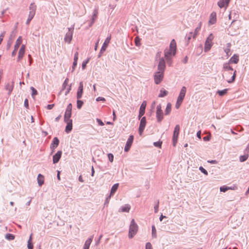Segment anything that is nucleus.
<instances>
[{
	"label": "nucleus",
	"mask_w": 249,
	"mask_h": 249,
	"mask_svg": "<svg viewBox=\"0 0 249 249\" xmlns=\"http://www.w3.org/2000/svg\"><path fill=\"white\" fill-rule=\"evenodd\" d=\"M177 45L175 39H172L170 42L169 49L164 51V57L168 64L170 65L171 63L172 56H175L176 53Z\"/></svg>",
	"instance_id": "nucleus-1"
},
{
	"label": "nucleus",
	"mask_w": 249,
	"mask_h": 249,
	"mask_svg": "<svg viewBox=\"0 0 249 249\" xmlns=\"http://www.w3.org/2000/svg\"><path fill=\"white\" fill-rule=\"evenodd\" d=\"M138 229V226L136 223L134 219H132L131 221L129 226L128 237L129 238H132L134 235L137 233Z\"/></svg>",
	"instance_id": "nucleus-2"
},
{
	"label": "nucleus",
	"mask_w": 249,
	"mask_h": 249,
	"mask_svg": "<svg viewBox=\"0 0 249 249\" xmlns=\"http://www.w3.org/2000/svg\"><path fill=\"white\" fill-rule=\"evenodd\" d=\"M156 118L158 123L161 122L163 119V113L160 104L156 107Z\"/></svg>",
	"instance_id": "nucleus-3"
},
{
	"label": "nucleus",
	"mask_w": 249,
	"mask_h": 249,
	"mask_svg": "<svg viewBox=\"0 0 249 249\" xmlns=\"http://www.w3.org/2000/svg\"><path fill=\"white\" fill-rule=\"evenodd\" d=\"M180 126L178 124H177L174 128L173 136V144L174 146L176 145L178 142V136L179 133Z\"/></svg>",
	"instance_id": "nucleus-4"
},
{
	"label": "nucleus",
	"mask_w": 249,
	"mask_h": 249,
	"mask_svg": "<svg viewBox=\"0 0 249 249\" xmlns=\"http://www.w3.org/2000/svg\"><path fill=\"white\" fill-rule=\"evenodd\" d=\"M69 31L66 33L65 37L64 40L66 42H67L68 44H70L72 38V34L74 28H68Z\"/></svg>",
	"instance_id": "nucleus-5"
},
{
	"label": "nucleus",
	"mask_w": 249,
	"mask_h": 249,
	"mask_svg": "<svg viewBox=\"0 0 249 249\" xmlns=\"http://www.w3.org/2000/svg\"><path fill=\"white\" fill-rule=\"evenodd\" d=\"M163 78V72L157 71L155 73L154 75L155 83L156 84H159Z\"/></svg>",
	"instance_id": "nucleus-6"
},
{
	"label": "nucleus",
	"mask_w": 249,
	"mask_h": 249,
	"mask_svg": "<svg viewBox=\"0 0 249 249\" xmlns=\"http://www.w3.org/2000/svg\"><path fill=\"white\" fill-rule=\"evenodd\" d=\"M146 121L145 117H143L140 121V124L139 128V133L140 135H142L143 130L144 129L145 125H146Z\"/></svg>",
	"instance_id": "nucleus-7"
},
{
	"label": "nucleus",
	"mask_w": 249,
	"mask_h": 249,
	"mask_svg": "<svg viewBox=\"0 0 249 249\" xmlns=\"http://www.w3.org/2000/svg\"><path fill=\"white\" fill-rule=\"evenodd\" d=\"M230 64L231 63H229V62H226L224 63L223 65V71L224 72V73L222 74L223 78H225L224 75H227L226 72H229L233 70V68L230 66Z\"/></svg>",
	"instance_id": "nucleus-8"
},
{
	"label": "nucleus",
	"mask_w": 249,
	"mask_h": 249,
	"mask_svg": "<svg viewBox=\"0 0 249 249\" xmlns=\"http://www.w3.org/2000/svg\"><path fill=\"white\" fill-rule=\"evenodd\" d=\"M165 68V62L163 57L160 59L159 63L158 66L159 71L163 72Z\"/></svg>",
	"instance_id": "nucleus-9"
},
{
	"label": "nucleus",
	"mask_w": 249,
	"mask_h": 249,
	"mask_svg": "<svg viewBox=\"0 0 249 249\" xmlns=\"http://www.w3.org/2000/svg\"><path fill=\"white\" fill-rule=\"evenodd\" d=\"M146 106V102L144 101L140 108L139 114L138 116L139 119H140L142 116H143L145 113V110Z\"/></svg>",
	"instance_id": "nucleus-10"
},
{
	"label": "nucleus",
	"mask_w": 249,
	"mask_h": 249,
	"mask_svg": "<svg viewBox=\"0 0 249 249\" xmlns=\"http://www.w3.org/2000/svg\"><path fill=\"white\" fill-rule=\"evenodd\" d=\"M62 152L61 151H58L57 153L53 156V163L55 164L57 163L60 159L62 156Z\"/></svg>",
	"instance_id": "nucleus-11"
},
{
	"label": "nucleus",
	"mask_w": 249,
	"mask_h": 249,
	"mask_svg": "<svg viewBox=\"0 0 249 249\" xmlns=\"http://www.w3.org/2000/svg\"><path fill=\"white\" fill-rule=\"evenodd\" d=\"M25 45H22L19 51L18 54V61H20L21 60L24 54L25 53Z\"/></svg>",
	"instance_id": "nucleus-12"
},
{
	"label": "nucleus",
	"mask_w": 249,
	"mask_h": 249,
	"mask_svg": "<svg viewBox=\"0 0 249 249\" xmlns=\"http://www.w3.org/2000/svg\"><path fill=\"white\" fill-rule=\"evenodd\" d=\"M186 92V88L184 86L182 87L181 90L180 91L179 94L178 95V99H179V100L183 101L184 97L185 96V94Z\"/></svg>",
	"instance_id": "nucleus-13"
},
{
	"label": "nucleus",
	"mask_w": 249,
	"mask_h": 249,
	"mask_svg": "<svg viewBox=\"0 0 249 249\" xmlns=\"http://www.w3.org/2000/svg\"><path fill=\"white\" fill-rule=\"evenodd\" d=\"M230 1V0H219L217 2V5L220 8H222L225 6H228Z\"/></svg>",
	"instance_id": "nucleus-14"
},
{
	"label": "nucleus",
	"mask_w": 249,
	"mask_h": 249,
	"mask_svg": "<svg viewBox=\"0 0 249 249\" xmlns=\"http://www.w3.org/2000/svg\"><path fill=\"white\" fill-rule=\"evenodd\" d=\"M110 39H111V36L107 37L106 39V40H105V42H104V43L102 45V47L101 49V53H104L106 51L108 44L109 43Z\"/></svg>",
	"instance_id": "nucleus-15"
},
{
	"label": "nucleus",
	"mask_w": 249,
	"mask_h": 249,
	"mask_svg": "<svg viewBox=\"0 0 249 249\" xmlns=\"http://www.w3.org/2000/svg\"><path fill=\"white\" fill-rule=\"evenodd\" d=\"M59 143V139L57 137H54L53 139L52 143L51 144V146H50L51 148L53 150H54L55 148H56L58 146Z\"/></svg>",
	"instance_id": "nucleus-16"
},
{
	"label": "nucleus",
	"mask_w": 249,
	"mask_h": 249,
	"mask_svg": "<svg viewBox=\"0 0 249 249\" xmlns=\"http://www.w3.org/2000/svg\"><path fill=\"white\" fill-rule=\"evenodd\" d=\"M93 238V235H92L86 241L85 244L84 245L83 249H89V246L90 245L92 241Z\"/></svg>",
	"instance_id": "nucleus-17"
},
{
	"label": "nucleus",
	"mask_w": 249,
	"mask_h": 249,
	"mask_svg": "<svg viewBox=\"0 0 249 249\" xmlns=\"http://www.w3.org/2000/svg\"><path fill=\"white\" fill-rule=\"evenodd\" d=\"M67 125L65 128V132L67 133H69L72 129V121H69V122H65Z\"/></svg>",
	"instance_id": "nucleus-18"
},
{
	"label": "nucleus",
	"mask_w": 249,
	"mask_h": 249,
	"mask_svg": "<svg viewBox=\"0 0 249 249\" xmlns=\"http://www.w3.org/2000/svg\"><path fill=\"white\" fill-rule=\"evenodd\" d=\"M239 61V56L237 54H234L229 60L228 62L231 64H237Z\"/></svg>",
	"instance_id": "nucleus-19"
},
{
	"label": "nucleus",
	"mask_w": 249,
	"mask_h": 249,
	"mask_svg": "<svg viewBox=\"0 0 249 249\" xmlns=\"http://www.w3.org/2000/svg\"><path fill=\"white\" fill-rule=\"evenodd\" d=\"M97 15H98V10L97 9H95L93 11V15L92 16V20L89 24V26H91L92 25V24L94 23L95 19L97 18Z\"/></svg>",
	"instance_id": "nucleus-20"
},
{
	"label": "nucleus",
	"mask_w": 249,
	"mask_h": 249,
	"mask_svg": "<svg viewBox=\"0 0 249 249\" xmlns=\"http://www.w3.org/2000/svg\"><path fill=\"white\" fill-rule=\"evenodd\" d=\"M130 209V206L128 204H125L124 206L121 207V208L119 209V212H129Z\"/></svg>",
	"instance_id": "nucleus-21"
},
{
	"label": "nucleus",
	"mask_w": 249,
	"mask_h": 249,
	"mask_svg": "<svg viewBox=\"0 0 249 249\" xmlns=\"http://www.w3.org/2000/svg\"><path fill=\"white\" fill-rule=\"evenodd\" d=\"M213 45L212 42H209L208 41H206L205 43L204 46V51L205 52H208L211 48Z\"/></svg>",
	"instance_id": "nucleus-22"
},
{
	"label": "nucleus",
	"mask_w": 249,
	"mask_h": 249,
	"mask_svg": "<svg viewBox=\"0 0 249 249\" xmlns=\"http://www.w3.org/2000/svg\"><path fill=\"white\" fill-rule=\"evenodd\" d=\"M216 13L213 12L210 16V19L209 20V23L211 24H213L216 22Z\"/></svg>",
	"instance_id": "nucleus-23"
},
{
	"label": "nucleus",
	"mask_w": 249,
	"mask_h": 249,
	"mask_svg": "<svg viewBox=\"0 0 249 249\" xmlns=\"http://www.w3.org/2000/svg\"><path fill=\"white\" fill-rule=\"evenodd\" d=\"M226 45H227V47L224 49V52L226 53V56L228 58L231 55V53H230V51H231L230 48L231 47V44L230 43H228Z\"/></svg>",
	"instance_id": "nucleus-24"
},
{
	"label": "nucleus",
	"mask_w": 249,
	"mask_h": 249,
	"mask_svg": "<svg viewBox=\"0 0 249 249\" xmlns=\"http://www.w3.org/2000/svg\"><path fill=\"white\" fill-rule=\"evenodd\" d=\"M71 112H65L64 114V121L65 122H69V121H72L71 119Z\"/></svg>",
	"instance_id": "nucleus-25"
},
{
	"label": "nucleus",
	"mask_w": 249,
	"mask_h": 249,
	"mask_svg": "<svg viewBox=\"0 0 249 249\" xmlns=\"http://www.w3.org/2000/svg\"><path fill=\"white\" fill-rule=\"evenodd\" d=\"M37 182L39 186H41L44 183V177L40 174H39L38 175Z\"/></svg>",
	"instance_id": "nucleus-26"
},
{
	"label": "nucleus",
	"mask_w": 249,
	"mask_h": 249,
	"mask_svg": "<svg viewBox=\"0 0 249 249\" xmlns=\"http://www.w3.org/2000/svg\"><path fill=\"white\" fill-rule=\"evenodd\" d=\"M119 187V183H116L114 184L111 187V191H110V196H113L114 194L115 193L116 191L118 189Z\"/></svg>",
	"instance_id": "nucleus-27"
},
{
	"label": "nucleus",
	"mask_w": 249,
	"mask_h": 249,
	"mask_svg": "<svg viewBox=\"0 0 249 249\" xmlns=\"http://www.w3.org/2000/svg\"><path fill=\"white\" fill-rule=\"evenodd\" d=\"M30 14L35 15L36 10V5L34 3H32L29 6Z\"/></svg>",
	"instance_id": "nucleus-28"
},
{
	"label": "nucleus",
	"mask_w": 249,
	"mask_h": 249,
	"mask_svg": "<svg viewBox=\"0 0 249 249\" xmlns=\"http://www.w3.org/2000/svg\"><path fill=\"white\" fill-rule=\"evenodd\" d=\"M22 37L20 36H19L18 37V38L17 39L16 42V44L15 45V46H14V48H15V50H18L20 44L22 42Z\"/></svg>",
	"instance_id": "nucleus-29"
},
{
	"label": "nucleus",
	"mask_w": 249,
	"mask_h": 249,
	"mask_svg": "<svg viewBox=\"0 0 249 249\" xmlns=\"http://www.w3.org/2000/svg\"><path fill=\"white\" fill-rule=\"evenodd\" d=\"M236 76V71L235 70L232 74V76L231 78V79H226L227 82L229 83H233L235 80Z\"/></svg>",
	"instance_id": "nucleus-30"
},
{
	"label": "nucleus",
	"mask_w": 249,
	"mask_h": 249,
	"mask_svg": "<svg viewBox=\"0 0 249 249\" xmlns=\"http://www.w3.org/2000/svg\"><path fill=\"white\" fill-rule=\"evenodd\" d=\"M171 107H172L171 104L170 103H168L167 105V106H166V109L165 110V114L166 115H168L171 112Z\"/></svg>",
	"instance_id": "nucleus-31"
},
{
	"label": "nucleus",
	"mask_w": 249,
	"mask_h": 249,
	"mask_svg": "<svg viewBox=\"0 0 249 249\" xmlns=\"http://www.w3.org/2000/svg\"><path fill=\"white\" fill-rule=\"evenodd\" d=\"M168 93V92L165 89H162L160 90V93L159 95V97H163L166 96Z\"/></svg>",
	"instance_id": "nucleus-32"
},
{
	"label": "nucleus",
	"mask_w": 249,
	"mask_h": 249,
	"mask_svg": "<svg viewBox=\"0 0 249 249\" xmlns=\"http://www.w3.org/2000/svg\"><path fill=\"white\" fill-rule=\"evenodd\" d=\"M5 89L8 90V94L10 95L13 90V85H10L9 83H8L5 86Z\"/></svg>",
	"instance_id": "nucleus-33"
},
{
	"label": "nucleus",
	"mask_w": 249,
	"mask_h": 249,
	"mask_svg": "<svg viewBox=\"0 0 249 249\" xmlns=\"http://www.w3.org/2000/svg\"><path fill=\"white\" fill-rule=\"evenodd\" d=\"M193 32H190L186 35L185 38L186 39L187 45L188 44L191 38L193 37Z\"/></svg>",
	"instance_id": "nucleus-34"
},
{
	"label": "nucleus",
	"mask_w": 249,
	"mask_h": 249,
	"mask_svg": "<svg viewBox=\"0 0 249 249\" xmlns=\"http://www.w3.org/2000/svg\"><path fill=\"white\" fill-rule=\"evenodd\" d=\"M249 157V154H245L244 155L240 156L239 157V160L241 162H244L246 161Z\"/></svg>",
	"instance_id": "nucleus-35"
},
{
	"label": "nucleus",
	"mask_w": 249,
	"mask_h": 249,
	"mask_svg": "<svg viewBox=\"0 0 249 249\" xmlns=\"http://www.w3.org/2000/svg\"><path fill=\"white\" fill-rule=\"evenodd\" d=\"M28 249H33V245L32 243V235H30V238L28 241Z\"/></svg>",
	"instance_id": "nucleus-36"
},
{
	"label": "nucleus",
	"mask_w": 249,
	"mask_h": 249,
	"mask_svg": "<svg viewBox=\"0 0 249 249\" xmlns=\"http://www.w3.org/2000/svg\"><path fill=\"white\" fill-rule=\"evenodd\" d=\"M228 90V89H224L221 90H218L217 93L218 94V95L219 96H223L227 93Z\"/></svg>",
	"instance_id": "nucleus-37"
},
{
	"label": "nucleus",
	"mask_w": 249,
	"mask_h": 249,
	"mask_svg": "<svg viewBox=\"0 0 249 249\" xmlns=\"http://www.w3.org/2000/svg\"><path fill=\"white\" fill-rule=\"evenodd\" d=\"M133 140H134L133 136V135L129 136L128 139H127L126 144H128L130 145H132V144L133 142Z\"/></svg>",
	"instance_id": "nucleus-38"
},
{
	"label": "nucleus",
	"mask_w": 249,
	"mask_h": 249,
	"mask_svg": "<svg viewBox=\"0 0 249 249\" xmlns=\"http://www.w3.org/2000/svg\"><path fill=\"white\" fill-rule=\"evenodd\" d=\"M16 28H17V27H15L14 30L12 32V33L10 35L9 39L11 40L12 41L14 39L15 36H16V33L17 32Z\"/></svg>",
	"instance_id": "nucleus-39"
},
{
	"label": "nucleus",
	"mask_w": 249,
	"mask_h": 249,
	"mask_svg": "<svg viewBox=\"0 0 249 249\" xmlns=\"http://www.w3.org/2000/svg\"><path fill=\"white\" fill-rule=\"evenodd\" d=\"M83 104H84V102L82 100L77 99V108L79 109H81Z\"/></svg>",
	"instance_id": "nucleus-40"
},
{
	"label": "nucleus",
	"mask_w": 249,
	"mask_h": 249,
	"mask_svg": "<svg viewBox=\"0 0 249 249\" xmlns=\"http://www.w3.org/2000/svg\"><path fill=\"white\" fill-rule=\"evenodd\" d=\"M200 30V26H197L196 29L194 33H193V39H195L198 33Z\"/></svg>",
	"instance_id": "nucleus-41"
},
{
	"label": "nucleus",
	"mask_w": 249,
	"mask_h": 249,
	"mask_svg": "<svg viewBox=\"0 0 249 249\" xmlns=\"http://www.w3.org/2000/svg\"><path fill=\"white\" fill-rule=\"evenodd\" d=\"M83 93V90L78 89L77 92V96H76L77 99H80L82 97Z\"/></svg>",
	"instance_id": "nucleus-42"
},
{
	"label": "nucleus",
	"mask_w": 249,
	"mask_h": 249,
	"mask_svg": "<svg viewBox=\"0 0 249 249\" xmlns=\"http://www.w3.org/2000/svg\"><path fill=\"white\" fill-rule=\"evenodd\" d=\"M35 15H33L32 14H29V16H28V18L26 21V24H29L30 22V21H31V20L34 17Z\"/></svg>",
	"instance_id": "nucleus-43"
},
{
	"label": "nucleus",
	"mask_w": 249,
	"mask_h": 249,
	"mask_svg": "<svg viewBox=\"0 0 249 249\" xmlns=\"http://www.w3.org/2000/svg\"><path fill=\"white\" fill-rule=\"evenodd\" d=\"M31 89L32 90V96L33 98H34V96L37 94V90L33 87H31Z\"/></svg>",
	"instance_id": "nucleus-44"
},
{
	"label": "nucleus",
	"mask_w": 249,
	"mask_h": 249,
	"mask_svg": "<svg viewBox=\"0 0 249 249\" xmlns=\"http://www.w3.org/2000/svg\"><path fill=\"white\" fill-rule=\"evenodd\" d=\"M152 235L153 237H156V230L154 225L152 226Z\"/></svg>",
	"instance_id": "nucleus-45"
},
{
	"label": "nucleus",
	"mask_w": 249,
	"mask_h": 249,
	"mask_svg": "<svg viewBox=\"0 0 249 249\" xmlns=\"http://www.w3.org/2000/svg\"><path fill=\"white\" fill-rule=\"evenodd\" d=\"M228 190H230V187L223 186L220 187V191L223 192H226Z\"/></svg>",
	"instance_id": "nucleus-46"
},
{
	"label": "nucleus",
	"mask_w": 249,
	"mask_h": 249,
	"mask_svg": "<svg viewBox=\"0 0 249 249\" xmlns=\"http://www.w3.org/2000/svg\"><path fill=\"white\" fill-rule=\"evenodd\" d=\"M69 82V78H66L62 85V90H64L67 86Z\"/></svg>",
	"instance_id": "nucleus-47"
},
{
	"label": "nucleus",
	"mask_w": 249,
	"mask_h": 249,
	"mask_svg": "<svg viewBox=\"0 0 249 249\" xmlns=\"http://www.w3.org/2000/svg\"><path fill=\"white\" fill-rule=\"evenodd\" d=\"M5 237L6 239L9 240H13L15 238V236L13 234L10 233H7L6 234Z\"/></svg>",
	"instance_id": "nucleus-48"
},
{
	"label": "nucleus",
	"mask_w": 249,
	"mask_h": 249,
	"mask_svg": "<svg viewBox=\"0 0 249 249\" xmlns=\"http://www.w3.org/2000/svg\"><path fill=\"white\" fill-rule=\"evenodd\" d=\"M72 104L71 103H70L67 107V108L66 109V112H71V110H72Z\"/></svg>",
	"instance_id": "nucleus-49"
},
{
	"label": "nucleus",
	"mask_w": 249,
	"mask_h": 249,
	"mask_svg": "<svg viewBox=\"0 0 249 249\" xmlns=\"http://www.w3.org/2000/svg\"><path fill=\"white\" fill-rule=\"evenodd\" d=\"M199 170L205 175H208V172L203 167L200 166L199 168Z\"/></svg>",
	"instance_id": "nucleus-50"
},
{
	"label": "nucleus",
	"mask_w": 249,
	"mask_h": 249,
	"mask_svg": "<svg viewBox=\"0 0 249 249\" xmlns=\"http://www.w3.org/2000/svg\"><path fill=\"white\" fill-rule=\"evenodd\" d=\"M182 101H182V100H179V99H177V102L176 104V108H178L180 107Z\"/></svg>",
	"instance_id": "nucleus-51"
},
{
	"label": "nucleus",
	"mask_w": 249,
	"mask_h": 249,
	"mask_svg": "<svg viewBox=\"0 0 249 249\" xmlns=\"http://www.w3.org/2000/svg\"><path fill=\"white\" fill-rule=\"evenodd\" d=\"M161 144H162V142H161V141H158V142H154V145L155 146L160 147V148L161 147Z\"/></svg>",
	"instance_id": "nucleus-52"
},
{
	"label": "nucleus",
	"mask_w": 249,
	"mask_h": 249,
	"mask_svg": "<svg viewBox=\"0 0 249 249\" xmlns=\"http://www.w3.org/2000/svg\"><path fill=\"white\" fill-rule=\"evenodd\" d=\"M112 196H110V194L106 198V200H105V203H104V205H106V206H107L108 204L109 203V200H110V199L111 198V197Z\"/></svg>",
	"instance_id": "nucleus-53"
},
{
	"label": "nucleus",
	"mask_w": 249,
	"mask_h": 249,
	"mask_svg": "<svg viewBox=\"0 0 249 249\" xmlns=\"http://www.w3.org/2000/svg\"><path fill=\"white\" fill-rule=\"evenodd\" d=\"M213 39V36L212 34H211L209 35L208 37L207 38V39L206 41H208L209 42H212V40Z\"/></svg>",
	"instance_id": "nucleus-54"
},
{
	"label": "nucleus",
	"mask_w": 249,
	"mask_h": 249,
	"mask_svg": "<svg viewBox=\"0 0 249 249\" xmlns=\"http://www.w3.org/2000/svg\"><path fill=\"white\" fill-rule=\"evenodd\" d=\"M108 159H109V160L112 162L113 161V159H114V156L111 153H109L108 154Z\"/></svg>",
	"instance_id": "nucleus-55"
},
{
	"label": "nucleus",
	"mask_w": 249,
	"mask_h": 249,
	"mask_svg": "<svg viewBox=\"0 0 249 249\" xmlns=\"http://www.w3.org/2000/svg\"><path fill=\"white\" fill-rule=\"evenodd\" d=\"M89 61V59L83 62L82 64V68L83 70L85 69V68L86 67V65L88 63Z\"/></svg>",
	"instance_id": "nucleus-56"
},
{
	"label": "nucleus",
	"mask_w": 249,
	"mask_h": 249,
	"mask_svg": "<svg viewBox=\"0 0 249 249\" xmlns=\"http://www.w3.org/2000/svg\"><path fill=\"white\" fill-rule=\"evenodd\" d=\"M131 145H129V144H125V145L124 146V150L125 152H128L130 147H131Z\"/></svg>",
	"instance_id": "nucleus-57"
},
{
	"label": "nucleus",
	"mask_w": 249,
	"mask_h": 249,
	"mask_svg": "<svg viewBox=\"0 0 249 249\" xmlns=\"http://www.w3.org/2000/svg\"><path fill=\"white\" fill-rule=\"evenodd\" d=\"M145 249H153L150 243L148 242L146 244Z\"/></svg>",
	"instance_id": "nucleus-58"
},
{
	"label": "nucleus",
	"mask_w": 249,
	"mask_h": 249,
	"mask_svg": "<svg viewBox=\"0 0 249 249\" xmlns=\"http://www.w3.org/2000/svg\"><path fill=\"white\" fill-rule=\"evenodd\" d=\"M159 204V201H158L157 202V204L156 205H155L154 206L155 213H158V212Z\"/></svg>",
	"instance_id": "nucleus-59"
},
{
	"label": "nucleus",
	"mask_w": 249,
	"mask_h": 249,
	"mask_svg": "<svg viewBox=\"0 0 249 249\" xmlns=\"http://www.w3.org/2000/svg\"><path fill=\"white\" fill-rule=\"evenodd\" d=\"M24 107L26 108H29V103H28V100L27 99H26L24 101Z\"/></svg>",
	"instance_id": "nucleus-60"
},
{
	"label": "nucleus",
	"mask_w": 249,
	"mask_h": 249,
	"mask_svg": "<svg viewBox=\"0 0 249 249\" xmlns=\"http://www.w3.org/2000/svg\"><path fill=\"white\" fill-rule=\"evenodd\" d=\"M102 237H103V235L102 234L100 235L99 237V238H98V239L97 241H96L95 245L96 246H98V245L99 244L100 242V240L101 239Z\"/></svg>",
	"instance_id": "nucleus-61"
},
{
	"label": "nucleus",
	"mask_w": 249,
	"mask_h": 249,
	"mask_svg": "<svg viewBox=\"0 0 249 249\" xmlns=\"http://www.w3.org/2000/svg\"><path fill=\"white\" fill-rule=\"evenodd\" d=\"M96 121L99 125L103 126L104 125V123L101 120H100L99 119H97Z\"/></svg>",
	"instance_id": "nucleus-62"
},
{
	"label": "nucleus",
	"mask_w": 249,
	"mask_h": 249,
	"mask_svg": "<svg viewBox=\"0 0 249 249\" xmlns=\"http://www.w3.org/2000/svg\"><path fill=\"white\" fill-rule=\"evenodd\" d=\"M96 100L97 101H98V102H99V101H105L106 99L104 97H98V98H96Z\"/></svg>",
	"instance_id": "nucleus-63"
},
{
	"label": "nucleus",
	"mask_w": 249,
	"mask_h": 249,
	"mask_svg": "<svg viewBox=\"0 0 249 249\" xmlns=\"http://www.w3.org/2000/svg\"><path fill=\"white\" fill-rule=\"evenodd\" d=\"M78 89L83 90V82H80L79 83V87Z\"/></svg>",
	"instance_id": "nucleus-64"
}]
</instances>
